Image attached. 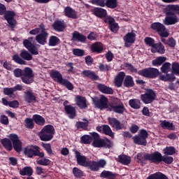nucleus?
I'll return each instance as SVG.
<instances>
[{
    "instance_id": "nucleus-12",
    "label": "nucleus",
    "mask_w": 179,
    "mask_h": 179,
    "mask_svg": "<svg viewBox=\"0 0 179 179\" xmlns=\"http://www.w3.org/2000/svg\"><path fill=\"white\" fill-rule=\"evenodd\" d=\"M179 18L176 14V13L168 10L166 13V17L163 20V23L165 26H172L173 24H176V23H178Z\"/></svg>"
},
{
    "instance_id": "nucleus-38",
    "label": "nucleus",
    "mask_w": 179,
    "mask_h": 179,
    "mask_svg": "<svg viewBox=\"0 0 179 179\" xmlns=\"http://www.w3.org/2000/svg\"><path fill=\"white\" fill-rule=\"evenodd\" d=\"M160 80H163V82H174L176 80V76L174 73H167L164 75H162L159 76Z\"/></svg>"
},
{
    "instance_id": "nucleus-61",
    "label": "nucleus",
    "mask_w": 179,
    "mask_h": 179,
    "mask_svg": "<svg viewBox=\"0 0 179 179\" xmlns=\"http://www.w3.org/2000/svg\"><path fill=\"white\" fill-rule=\"evenodd\" d=\"M92 146H94V148H103V138L94 140L92 142Z\"/></svg>"
},
{
    "instance_id": "nucleus-62",
    "label": "nucleus",
    "mask_w": 179,
    "mask_h": 179,
    "mask_svg": "<svg viewBox=\"0 0 179 179\" xmlns=\"http://www.w3.org/2000/svg\"><path fill=\"white\" fill-rule=\"evenodd\" d=\"M144 41L147 45H149L150 47H153L154 45H156V43H155V39L151 37H146L144 39Z\"/></svg>"
},
{
    "instance_id": "nucleus-23",
    "label": "nucleus",
    "mask_w": 179,
    "mask_h": 179,
    "mask_svg": "<svg viewBox=\"0 0 179 179\" xmlns=\"http://www.w3.org/2000/svg\"><path fill=\"white\" fill-rule=\"evenodd\" d=\"M124 79H125V73L124 71L119 72L115 78V86H116V87H121L122 83H124Z\"/></svg>"
},
{
    "instance_id": "nucleus-3",
    "label": "nucleus",
    "mask_w": 179,
    "mask_h": 179,
    "mask_svg": "<svg viewBox=\"0 0 179 179\" xmlns=\"http://www.w3.org/2000/svg\"><path fill=\"white\" fill-rule=\"evenodd\" d=\"M50 77L52 79H57V83H59V85H62V86H65L68 90H73V84L69 80L64 78L62 74H61L59 71L57 70L52 71L50 72Z\"/></svg>"
},
{
    "instance_id": "nucleus-21",
    "label": "nucleus",
    "mask_w": 179,
    "mask_h": 179,
    "mask_svg": "<svg viewBox=\"0 0 179 179\" xmlns=\"http://www.w3.org/2000/svg\"><path fill=\"white\" fill-rule=\"evenodd\" d=\"M108 121L109 125H110L112 128H114L115 129H116V131H120L124 129V124H121L120 120H118L115 117H108Z\"/></svg>"
},
{
    "instance_id": "nucleus-15",
    "label": "nucleus",
    "mask_w": 179,
    "mask_h": 179,
    "mask_svg": "<svg viewBox=\"0 0 179 179\" xmlns=\"http://www.w3.org/2000/svg\"><path fill=\"white\" fill-rule=\"evenodd\" d=\"M104 23L108 25V28L113 33H117L120 30L118 23L115 22V19L113 17H107L104 19Z\"/></svg>"
},
{
    "instance_id": "nucleus-2",
    "label": "nucleus",
    "mask_w": 179,
    "mask_h": 179,
    "mask_svg": "<svg viewBox=\"0 0 179 179\" xmlns=\"http://www.w3.org/2000/svg\"><path fill=\"white\" fill-rule=\"evenodd\" d=\"M13 74L15 78H21L22 82L25 85H31L34 82V73L30 67H26L23 70L15 69Z\"/></svg>"
},
{
    "instance_id": "nucleus-26",
    "label": "nucleus",
    "mask_w": 179,
    "mask_h": 179,
    "mask_svg": "<svg viewBox=\"0 0 179 179\" xmlns=\"http://www.w3.org/2000/svg\"><path fill=\"white\" fill-rule=\"evenodd\" d=\"M81 75L84 78H89L91 80H99V76L94 71L90 70H84L81 72Z\"/></svg>"
},
{
    "instance_id": "nucleus-53",
    "label": "nucleus",
    "mask_w": 179,
    "mask_h": 179,
    "mask_svg": "<svg viewBox=\"0 0 179 179\" xmlns=\"http://www.w3.org/2000/svg\"><path fill=\"white\" fill-rule=\"evenodd\" d=\"M170 68H171V64L169 62H165L162 64L161 67V72L162 73H169L170 72Z\"/></svg>"
},
{
    "instance_id": "nucleus-22",
    "label": "nucleus",
    "mask_w": 179,
    "mask_h": 179,
    "mask_svg": "<svg viewBox=\"0 0 179 179\" xmlns=\"http://www.w3.org/2000/svg\"><path fill=\"white\" fill-rule=\"evenodd\" d=\"M75 101L76 106H78L80 110H86V108H87L86 98L78 95L76 97Z\"/></svg>"
},
{
    "instance_id": "nucleus-60",
    "label": "nucleus",
    "mask_w": 179,
    "mask_h": 179,
    "mask_svg": "<svg viewBox=\"0 0 179 179\" xmlns=\"http://www.w3.org/2000/svg\"><path fill=\"white\" fill-rule=\"evenodd\" d=\"M42 147L47 152L48 155H52V149L51 148V144L42 143Z\"/></svg>"
},
{
    "instance_id": "nucleus-42",
    "label": "nucleus",
    "mask_w": 179,
    "mask_h": 179,
    "mask_svg": "<svg viewBox=\"0 0 179 179\" xmlns=\"http://www.w3.org/2000/svg\"><path fill=\"white\" fill-rule=\"evenodd\" d=\"M20 176H27L30 177L33 176V168L31 166H24L20 171Z\"/></svg>"
},
{
    "instance_id": "nucleus-45",
    "label": "nucleus",
    "mask_w": 179,
    "mask_h": 179,
    "mask_svg": "<svg viewBox=\"0 0 179 179\" xmlns=\"http://www.w3.org/2000/svg\"><path fill=\"white\" fill-rule=\"evenodd\" d=\"M129 106L134 110H139L141 108V101L137 99H130L129 101Z\"/></svg>"
},
{
    "instance_id": "nucleus-7",
    "label": "nucleus",
    "mask_w": 179,
    "mask_h": 179,
    "mask_svg": "<svg viewBox=\"0 0 179 179\" xmlns=\"http://www.w3.org/2000/svg\"><path fill=\"white\" fill-rule=\"evenodd\" d=\"M24 155L31 159L38 156L43 159L44 157V152H40V147L31 145L30 147H27L24 149Z\"/></svg>"
},
{
    "instance_id": "nucleus-11",
    "label": "nucleus",
    "mask_w": 179,
    "mask_h": 179,
    "mask_svg": "<svg viewBox=\"0 0 179 179\" xmlns=\"http://www.w3.org/2000/svg\"><path fill=\"white\" fill-rule=\"evenodd\" d=\"M141 100L144 104H150L156 100V92L152 89H147L145 94L141 95Z\"/></svg>"
},
{
    "instance_id": "nucleus-54",
    "label": "nucleus",
    "mask_w": 179,
    "mask_h": 179,
    "mask_svg": "<svg viewBox=\"0 0 179 179\" xmlns=\"http://www.w3.org/2000/svg\"><path fill=\"white\" fill-rule=\"evenodd\" d=\"M73 174L76 178H82L83 177V172L78 167L73 169Z\"/></svg>"
},
{
    "instance_id": "nucleus-64",
    "label": "nucleus",
    "mask_w": 179,
    "mask_h": 179,
    "mask_svg": "<svg viewBox=\"0 0 179 179\" xmlns=\"http://www.w3.org/2000/svg\"><path fill=\"white\" fill-rule=\"evenodd\" d=\"M99 69L101 72H104V71H106L108 72V71H110L111 69V66H110V65L108 64L104 66V64H100L99 66Z\"/></svg>"
},
{
    "instance_id": "nucleus-18",
    "label": "nucleus",
    "mask_w": 179,
    "mask_h": 179,
    "mask_svg": "<svg viewBox=\"0 0 179 179\" xmlns=\"http://www.w3.org/2000/svg\"><path fill=\"white\" fill-rule=\"evenodd\" d=\"M136 40V34L134 32H129L124 37V47H129V44H134Z\"/></svg>"
},
{
    "instance_id": "nucleus-31",
    "label": "nucleus",
    "mask_w": 179,
    "mask_h": 179,
    "mask_svg": "<svg viewBox=\"0 0 179 179\" xmlns=\"http://www.w3.org/2000/svg\"><path fill=\"white\" fill-rule=\"evenodd\" d=\"M98 90L101 93H103V94H113L114 90H113V88L110 87H107L104 84H99L97 85Z\"/></svg>"
},
{
    "instance_id": "nucleus-58",
    "label": "nucleus",
    "mask_w": 179,
    "mask_h": 179,
    "mask_svg": "<svg viewBox=\"0 0 179 179\" xmlns=\"http://www.w3.org/2000/svg\"><path fill=\"white\" fill-rule=\"evenodd\" d=\"M37 164L40 166H50V164H51V160L47 158H42L37 161Z\"/></svg>"
},
{
    "instance_id": "nucleus-40",
    "label": "nucleus",
    "mask_w": 179,
    "mask_h": 179,
    "mask_svg": "<svg viewBox=\"0 0 179 179\" xmlns=\"http://www.w3.org/2000/svg\"><path fill=\"white\" fill-rule=\"evenodd\" d=\"M160 125L163 129H169V131H174L176 129L173 122H167L166 120L161 121Z\"/></svg>"
},
{
    "instance_id": "nucleus-1",
    "label": "nucleus",
    "mask_w": 179,
    "mask_h": 179,
    "mask_svg": "<svg viewBox=\"0 0 179 179\" xmlns=\"http://www.w3.org/2000/svg\"><path fill=\"white\" fill-rule=\"evenodd\" d=\"M73 152L76 155V159L78 166L87 167L91 171H99L100 169H104V166L107 164V162L104 159H99L98 162L87 159V157L81 155L80 152L76 149H73Z\"/></svg>"
},
{
    "instance_id": "nucleus-56",
    "label": "nucleus",
    "mask_w": 179,
    "mask_h": 179,
    "mask_svg": "<svg viewBox=\"0 0 179 179\" xmlns=\"http://www.w3.org/2000/svg\"><path fill=\"white\" fill-rule=\"evenodd\" d=\"M102 148H105V149H110V148H113V143L110 139H103Z\"/></svg>"
},
{
    "instance_id": "nucleus-48",
    "label": "nucleus",
    "mask_w": 179,
    "mask_h": 179,
    "mask_svg": "<svg viewBox=\"0 0 179 179\" xmlns=\"http://www.w3.org/2000/svg\"><path fill=\"white\" fill-rule=\"evenodd\" d=\"M83 121H85V122H80V121H78L76 122V127L78 129H80V128L82 129H86V128H87V127H89V120H87V119L84 118V119H83Z\"/></svg>"
},
{
    "instance_id": "nucleus-13",
    "label": "nucleus",
    "mask_w": 179,
    "mask_h": 179,
    "mask_svg": "<svg viewBox=\"0 0 179 179\" xmlns=\"http://www.w3.org/2000/svg\"><path fill=\"white\" fill-rule=\"evenodd\" d=\"M15 16H16V13H15V11L8 10L6 12V13H4V19L8 23V27H10L12 30H13V29L16 27L17 22L15 19Z\"/></svg>"
},
{
    "instance_id": "nucleus-25",
    "label": "nucleus",
    "mask_w": 179,
    "mask_h": 179,
    "mask_svg": "<svg viewBox=\"0 0 179 179\" xmlns=\"http://www.w3.org/2000/svg\"><path fill=\"white\" fill-rule=\"evenodd\" d=\"M24 99L26 103H36L37 101V97H36V95L31 91L25 92Z\"/></svg>"
},
{
    "instance_id": "nucleus-17",
    "label": "nucleus",
    "mask_w": 179,
    "mask_h": 179,
    "mask_svg": "<svg viewBox=\"0 0 179 179\" xmlns=\"http://www.w3.org/2000/svg\"><path fill=\"white\" fill-rule=\"evenodd\" d=\"M163 155L159 151L154 152L152 154H149L147 157L148 162L151 163H155V164H159V163H162V159Z\"/></svg>"
},
{
    "instance_id": "nucleus-41",
    "label": "nucleus",
    "mask_w": 179,
    "mask_h": 179,
    "mask_svg": "<svg viewBox=\"0 0 179 179\" xmlns=\"http://www.w3.org/2000/svg\"><path fill=\"white\" fill-rule=\"evenodd\" d=\"M61 43V40L58 36H50L49 38L48 41V46L49 47H55L56 45H58Z\"/></svg>"
},
{
    "instance_id": "nucleus-39",
    "label": "nucleus",
    "mask_w": 179,
    "mask_h": 179,
    "mask_svg": "<svg viewBox=\"0 0 179 179\" xmlns=\"http://www.w3.org/2000/svg\"><path fill=\"white\" fill-rule=\"evenodd\" d=\"M39 138L41 141H43V142H48L54 138V136L52 134H50L48 133H45V131H41L39 134Z\"/></svg>"
},
{
    "instance_id": "nucleus-59",
    "label": "nucleus",
    "mask_w": 179,
    "mask_h": 179,
    "mask_svg": "<svg viewBox=\"0 0 179 179\" xmlns=\"http://www.w3.org/2000/svg\"><path fill=\"white\" fill-rule=\"evenodd\" d=\"M73 54L76 57H84L85 50H83V49L74 48L73 49Z\"/></svg>"
},
{
    "instance_id": "nucleus-29",
    "label": "nucleus",
    "mask_w": 179,
    "mask_h": 179,
    "mask_svg": "<svg viewBox=\"0 0 179 179\" xmlns=\"http://www.w3.org/2000/svg\"><path fill=\"white\" fill-rule=\"evenodd\" d=\"M87 38H86V36L80 34L79 31H75L72 34V40L73 41H78L80 43H85L86 41Z\"/></svg>"
},
{
    "instance_id": "nucleus-55",
    "label": "nucleus",
    "mask_w": 179,
    "mask_h": 179,
    "mask_svg": "<svg viewBox=\"0 0 179 179\" xmlns=\"http://www.w3.org/2000/svg\"><path fill=\"white\" fill-rule=\"evenodd\" d=\"M155 47L158 54L163 55L166 52V49L164 48V45L163 43H162V42L155 43Z\"/></svg>"
},
{
    "instance_id": "nucleus-52",
    "label": "nucleus",
    "mask_w": 179,
    "mask_h": 179,
    "mask_svg": "<svg viewBox=\"0 0 179 179\" xmlns=\"http://www.w3.org/2000/svg\"><path fill=\"white\" fill-rule=\"evenodd\" d=\"M80 143L84 145H90L92 143V136L90 135H84L80 137Z\"/></svg>"
},
{
    "instance_id": "nucleus-30",
    "label": "nucleus",
    "mask_w": 179,
    "mask_h": 179,
    "mask_svg": "<svg viewBox=\"0 0 179 179\" xmlns=\"http://www.w3.org/2000/svg\"><path fill=\"white\" fill-rule=\"evenodd\" d=\"M64 15L70 19H76L78 15H76V11L73 8L66 6L64 10Z\"/></svg>"
},
{
    "instance_id": "nucleus-37",
    "label": "nucleus",
    "mask_w": 179,
    "mask_h": 179,
    "mask_svg": "<svg viewBox=\"0 0 179 179\" xmlns=\"http://www.w3.org/2000/svg\"><path fill=\"white\" fill-rule=\"evenodd\" d=\"M119 163L124 164V166H128L131 163V157L127 156L125 155H120L117 157Z\"/></svg>"
},
{
    "instance_id": "nucleus-14",
    "label": "nucleus",
    "mask_w": 179,
    "mask_h": 179,
    "mask_svg": "<svg viewBox=\"0 0 179 179\" xmlns=\"http://www.w3.org/2000/svg\"><path fill=\"white\" fill-rule=\"evenodd\" d=\"M10 141L13 143V148L17 153H20L22 152V141L19 139V136L17 134H11L9 136Z\"/></svg>"
},
{
    "instance_id": "nucleus-10",
    "label": "nucleus",
    "mask_w": 179,
    "mask_h": 179,
    "mask_svg": "<svg viewBox=\"0 0 179 179\" xmlns=\"http://www.w3.org/2000/svg\"><path fill=\"white\" fill-rule=\"evenodd\" d=\"M150 29L154 31H156V33L159 34V37H169V36H170V34L167 31L166 26L161 22H157L152 23Z\"/></svg>"
},
{
    "instance_id": "nucleus-33",
    "label": "nucleus",
    "mask_w": 179,
    "mask_h": 179,
    "mask_svg": "<svg viewBox=\"0 0 179 179\" xmlns=\"http://www.w3.org/2000/svg\"><path fill=\"white\" fill-rule=\"evenodd\" d=\"M1 145H3V148H5L6 150H8V152H10L12 149H13V146L12 145V140H10V138H2L1 140Z\"/></svg>"
},
{
    "instance_id": "nucleus-46",
    "label": "nucleus",
    "mask_w": 179,
    "mask_h": 179,
    "mask_svg": "<svg viewBox=\"0 0 179 179\" xmlns=\"http://www.w3.org/2000/svg\"><path fill=\"white\" fill-rule=\"evenodd\" d=\"M167 59L165 57H157L155 59L152 61V66H160V65H163L166 60Z\"/></svg>"
},
{
    "instance_id": "nucleus-28",
    "label": "nucleus",
    "mask_w": 179,
    "mask_h": 179,
    "mask_svg": "<svg viewBox=\"0 0 179 179\" xmlns=\"http://www.w3.org/2000/svg\"><path fill=\"white\" fill-rule=\"evenodd\" d=\"M64 111L67 114L70 120H73L76 117V108L72 106V105H69L64 108Z\"/></svg>"
},
{
    "instance_id": "nucleus-47",
    "label": "nucleus",
    "mask_w": 179,
    "mask_h": 179,
    "mask_svg": "<svg viewBox=\"0 0 179 179\" xmlns=\"http://www.w3.org/2000/svg\"><path fill=\"white\" fill-rule=\"evenodd\" d=\"M24 125L27 129H34V120L32 118L27 117L24 120Z\"/></svg>"
},
{
    "instance_id": "nucleus-57",
    "label": "nucleus",
    "mask_w": 179,
    "mask_h": 179,
    "mask_svg": "<svg viewBox=\"0 0 179 179\" xmlns=\"http://www.w3.org/2000/svg\"><path fill=\"white\" fill-rule=\"evenodd\" d=\"M162 162H164L165 164H171L174 162L173 157H169V155L162 156Z\"/></svg>"
},
{
    "instance_id": "nucleus-9",
    "label": "nucleus",
    "mask_w": 179,
    "mask_h": 179,
    "mask_svg": "<svg viewBox=\"0 0 179 179\" xmlns=\"http://www.w3.org/2000/svg\"><path fill=\"white\" fill-rule=\"evenodd\" d=\"M148 136H149V133L145 129H142L139 131L138 135L134 136L132 139L136 145H141L142 146H146L148 145Z\"/></svg>"
},
{
    "instance_id": "nucleus-34",
    "label": "nucleus",
    "mask_w": 179,
    "mask_h": 179,
    "mask_svg": "<svg viewBox=\"0 0 179 179\" xmlns=\"http://www.w3.org/2000/svg\"><path fill=\"white\" fill-rule=\"evenodd\" d=\"M117 173H113L112 171H103L101 174V178H106V179H115L117 178Z\"/></svg>"
},
{
    "instance_id": "nucleus-44",
    "label": "nucleus",
    "mask_w": 179,
    "mask_h": 179,
    "mask_svg": "<svg viewBox=\"0 0 179 179\" xmlns=\"http://www.w3.org/2000/svg\"><path fill=\"white\" fill-rule=\"evenodd\" d=\"M149 155V153H142L138 152L136 155L137 160H138L139 163H142L143 164H146V162L149 161L148 159V156Z\"/></svg>"
},
{
    "instance_id": "nucleus-63",
    "label": "nucleus",
    "mask_w": 179,
    "mask_h": 179,
    "mask_svg": "<svg viewBox=\"0 0 179 179\" xmlns=\"http://www.w3.org/2000/svg\"><path fill=\"white\" fill-rule=\"evenodd\" d=\"M172 73L174 75H179V64L173 62L172 64Z\"/></svg>"
},
{
    "instance_id": "nucleus-50",
    "label": "nucleus",
    "mask_w": 179,
    "mask_h": 179,
    "mask_svg": "<svg viewBox=\"0 0 179 179\" xmlns=\"http://www.w3.org/2000/svg\"><path fill=\"white\" fill-rule=\"evenodd\" d=\"M163 152L166 156H173V155H176V148L173 146L166 147L163 150Z\"/></svg>"
},
{
    "instance_id": "nucleus-27",
    "label": "nucleus",
    "mask_w": 179,
    "mask_h": 179,
    "mask_svg": "<svg viewBox=\"0 0 179 179\" xmlns=\"http://www.w3.org/2000/svg\"><path fill=\"white\" fill-rule=\"evenodd\" d=\"M104 50V48L103 47V44L101 42H95L91 45V51L92 52H96V54H101Z\"/></svg>"
},
{
    "instance_id": "nucleus-24",
    "label": "nucleus",
    "mask_w": 179,
    "mask_h": 179,
    "mask_svg": "<svg viewBox=\"0 0 179 179\" xmlns=\"http://www.w3.org/2000/svg\"><path fill=\"white\" fill-rule=\"evenodd\" d=\"M92 13L96 17H99L100 19H103V17H106L107 16V10L99 7H96L92 10Z\"/></svg>"
},
{
    "instance_id": "nucleus-4",
    "label": "nucleus",
    "mask_w": 179,
    "mask_h": 179,
    "mask_svg": "<svg viewBox=\"0 0 179 179\" xmlns=\"http://www.w3.org/2000/svg\"><path fill=\"white\" fill-rule=\"evenodd\" d=\"M12 59L15 64H18L19 65H26V61H31V59H33V56L27 50H23L21 51L20 56L18 54L13 55Z\"/></svg>"
},
{
    "instance_id": "nucleus-36",
    "label": "nucleus",
    "mask_w": 179,
    "mask_h": 179,
    "mask_svg": "<svg viewBox=\"0 0 179 179\" xmlns=\"http://www.w3.org/2000/svg\"><path fill=\"white\" fill-rule=\"evenodd\" d=\"M32 120H34V122L36 124V125H40L43 127L45 124V119L43 117V116L40 115L35 114L32 116Z\"/></svg>"
},
{
    "instance_id": "nucleus-35",
    "label": "nucleus",
    "mask_w": 179,
    "mask_h": 179,
    "mask_svg": "<svg viewBox=\"0 0 179 179\" xmlns=\"http://www.w3.org/2000/svg\"><path fill=\"white\" fill-rule=\"evenodd\" d=\"M123 86L124 87H134L135 86V82L134 81V78L131 76H127L124 78V80L123 81Z\"/></svg>"
},
{
    "instance_id": "nucleus-32",
    "label": "nucleus",
    "mask_w": 179,
    "mask_h": 179,
    "mask_svg": "<svg viewBox=\"0 0 179 179\" xmlns=\"http://www.w3.org/2000/svg\"><path fill=\"white\" fill-rule=\"evenodd\" d=\"M103 4H102V8L106 6L110 9H115L118 6V3L117 0H103Z\"/></svg>"
},
{
    "instance_id": "nucleus-51",
    "label": "nucleus",
    "mask_w": 179,
    "mask_h": 179,
    "mask_svg": "<svg viewBox=\"0 0 179 179\" xmlns=\"http://www.w3.org/2000/svg\"><path fill=\"white\" fill-rule=\"evenodd\" d=\"M41 131L50 135H54V134L55 133V129L54 128V126L51 124H48L45 126Z\"/></svg>"
},
{
    "instance_id": "nucleus-8",
    "label": "nucleus",
    "mask_w": 179,
    "mask_h": 179,
    "mask_svg": "<svg viewBox=\"0 0 179 179\" xmlns=\"http://www.w3.org/2000/svg\"><path fill=\"white\" fill-rule=\"evenodd\" d=\"M38 27L41 29V32L36 36L35 40L41 45H45L50 34L47 31V29H45V25H44V24L42 23L39 24Z\"/></svg>"
},
{
    "instance_id": "nucleus-19",
    "label": "nucleus",
    "mask_w": 179,
    "mask_h": 179,
    "mask_svg": "<svg viewBox=\"0 0 179 179\" xmlns=\"http://www.w3.org/2000/svg\"><path fill=\"white\" fill-rule=\"evenodd\" d=\"M23 45L32 55H38V49H37L36 45L33 44L30 41L27 39L24 40Z\"/></svg>"
},
{
    "instance_id": "nucleus-5",
    "label": "nucleus",
    "mask_w": 179,
    "mask_h": 179,
    "mask_svg": "<svg viewBox=\"0 0 179 179\" xmlns=\"http://www.w3.org/2000/svg\"><path fill=\"white\" fill-rule=\"evenodd\" d=\"M125 106L121 101V99H115L109 103V110L115 113L116 114H124L125 113Z\"/></svg>"
},
{
    "instance_id": "nucleus-20",
    "label": "nucleus",
    "mask_w": 179,
    "mask_h": 179,
    "mask_svg": "<svg viewBox=\"0 0 179 179\" xmlns=\"http://www.w3.org/2000/svg\"><path fill=\"white\" fill-rule=\"evenodd\" d=\"M52 27L55 31L62 33L66 28V24H65V21L57 20L52 24Z\"/></svg>"
},
{
    "instance_id": "nucleus-49",
    "label": "nucleus",
    "mask_w": 179,
    "mask_h": 179,
    "mask_svg": "<svg viewBox=\"0 0 179 179\" xmlns=\"http://www.w3.org/2000/svg\"><path fill=\"white\" fill-rule=\"evenodd\" d=\"M102 131L103 134L105 135H108V136H110V138H114V133L113 132V130H111V128L108 124H103L102 126Z\"/></svg>"
},
{
    "instance_id": "nucleus-6",
    "label": "nucleus",
    "mask_w": 179,
    "mask_h": 179,
    "mask_svg": "<svg viewBox=\"0 0 179 179\" xmlns=\"http://www.w3.org/2000/svg\"><path fill=\"white\" fill-rule=\"evenodd\" d=\"M137 73L138 75H140V76H143V78H148V79H156V78L160 75L159 69L153 67H148L139 70L137 71Z\"/></svg>"
},
{
    "instance_id": "nucleus-16",
    "label": "nucleus",
    "mask_w": 179,
    "mask_h": 179,
    "mask_svg": "<svg viewBox=\"0 0 179 179\" xmlns=\"http://www.w3.org/2000/svg\"><path fill=\"white\" fill-rule=\"evenodd\" d=\"M94 104L100 110H104V108H107L108 111L110 110L108 99L104 96H102L99 99L94 101Z\"/></svg>"
},
{
    "instance_id": "nucleus-43",
    "label": "nucleus",
    "mask_w": 179,
    "mask_h": 179,
    "mask_svg": "<svg viewBox=\"0 0 179 179\" xmlns=\"http://www.w3.org/2000/svg\"><path fill=\"white\" fill-rule=\"evenodd\" d=\"M3 92L5 96H8L10 99H16V94H15L13 87H5L3 88Z\"/></svg>"
}]
</instances>
